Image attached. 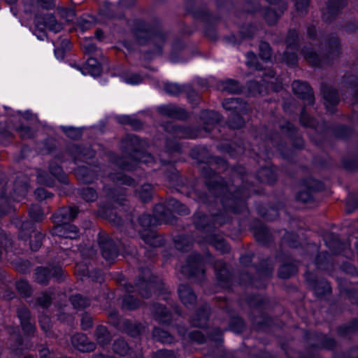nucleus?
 <instances>
[{
    "mask_svg": "<svg viewBox=\"0 0 358 358\" xmlns=\"http://www.w3.org/2000/svg\"><path fill=\"white\" fill-rule=\"evenodd\" d=\"M76 208H64L53 216V222L56 224L52 234L66 238H76L78 236V229L76 226L66 224L67 221L73 219L77 215Z\"/></svg>",
    "mask_w": 358,
    "mask_h": 358,
    "instance_id": "1",
    "label": "nucleus"
},
{
    "mask_svg": "<svg viewBox=\"0 0 358 358\" xmlns=\"http://www.w3.org/2000/svg\"><path fill=\"white\" fill-rule=\"evenodd\" d=\"M36 30L34 34L39 40H44L46 38V34L44 31L45 28L50 31L57 33L62 29V25L58 23L55 17L48 15L44 17L38 16L35 19Z\"/></svg>",
    "mask_w": 358,
    "mask_h": 358,
    "instance_id": "2",
    "label": "nucleus"
},
{
    "mask_svg": "<svg viewBox=\"0 0 358 358\" xmlns=\"http://www.w3.org/2000/svg\"><path fill=\"white\" fill-rule=\"evenodd\" d=\"M78 69L83 75L89 74L93 77L98 76L101 71L99 63L93 57H90L85 65L82 68H78Z\"/></svg>",
    "mask_w": 358,
    "mask_h": 358,
    "instance_id": "3",
    "label": "nucleus"
},
{
    "mask_svg": "<svg viewBox=\"0 0 358 358\" xmlns=\"http://www.w3.org/2000/svg\"><path fill=\"white\" fill-rule=\"evenodd\" d=\"M292 89L295 94L302 98L311 96L310 87L306 83L296 80L292 83Z\"/></svg>",
    "mask_w": 358,
    "mask_h": 358,
    "instance_id": "4",
    "label": "nucleus"
},
{
    "mask_svg": "<svg viewBox=\"0 0 358 358\" xmlns=\"http://www.w3.org/2000/svg\"><path fill=\"white\" fill-rule=\"evenodd\" d=\"M178 294L182 302L185 304H190L195 301L196 297L192 289L186 286L181 285L178 289Z\"/></svg>",
    "mask_w": 358,
    "mask_h": 358,
    "instance_id": "5",
    "label": "nucleus"
},
{
    "mask_svg": "<svg viewBox=\"0 0 358 358\" xmlns=\"http://www.w3.org/2000/svg\"><path fill=\"white\" fill-rule=\"evenodd\" d=\"M143 80L142 76L136 73L129 74L123 78V81L129 85H135L141 83Z\"/></svg>",
    "mask_w": 358,
    "mask_h": 358,
    "instance_id": "6",
    "label": "nucleus"
},
{
    "mask_svg": "<svg viewBox=\"0 0 358 358\" xmlns=\"http://www.w3.org/2000/svg\"><path fill=\"white\" fill-rule=\"evenodd\" d=\"M271 55V48L269 45L266 43H262L260 44V57L263 60H268Z\"/></svg>",
    "mask_w": 358,
    "mask_h": 358,
    "instance_id": "7",
    "label": "nucleus"
},
{
    "mask_svg": "<svg viewBox=\"0 0 358 358\" xmlns=\"http://www.w3.org/2000/svg\"><path fill=\"white\" fill-rule=\"evenodd\" d=\"M82 46L84 51L87 54H93L98 51L96 45L89 39L83 41Z\"/></svg>",
    "mask_w": 358,
    "mask_h": 358,
    "instance_id": "8",
    "label": "nucleus"
},
{
    "mask_svg": "<svg viewBox=\"0 0 358 358\" xmlns=\"http://www.w3.org/2000/svg\"><path fill=\"white\" fill-rule=\"evenodd\" d=\"M82 196L83 199L87 201H92L96 198V194L95 191L91 188L84 189L82 192Z\"/></svg>",
    "mask_w": 358,
    "mask_h": 358,
    "instance_id": "9",
    "label": "nucleus"
},
{
    "mask_svg": "<svg viewBox=\"0 0 358 358\" xmlns=\"http://www.w3.org/2000/svg\"><path fill=\"white\" fill-rule=\"evenodd\" d=\"M60 15L66 22H71L74 20L75 13L71 9H62L60 11Z\"/></svg>",
    "mask_w": 358,
    "mask_h": 358,
    "instance_id": "10",
    "label": "nucleus"
},
{
    "mask_svg": "<svg viewBox=\"0 0 358 358\" xmlns=\"http://www.w3.org/2000/svg\"><path fill=\"white\" fill-rule=\"evenodd\" d=\"M224 89L230 93H236L239 91L238 83L234 80L227 81Z\"/></svg>",
    "mask_w": 358,
    "mask_h": 358,
    "instance_id": "11",
    "label": "nucleus"
},
{
    "mask_svg": "<svg viewBox=\"0 0 358 358\" xmlns=\"http://www.w3.org/2000/svg\"><path fill=\"white\" fill-rule=\"evenodd\" d=\"M238 103V102L236 99H229L225 100L222 103V106L226 110H236L237 109Z\"/></svg>",
    "mask_w": 358,
    "mask_h": 358,
    "instance_id": "12",
    "label": "nucleus"
},
{
    "mask_svg": "<svg viewBox=\"0 0 358 358\" xmlns=\"http://www.w3.org/2000/svg\"><path fill=\"white\" fill-rule=\"evenodd\" d=\"M64 131L69 136L70 138H76L80 136L81 131L79 129L76 128H65L63 127Z\"/></svg>",
    "mask_w": 358,
    "mask_h": 358,
    "instance_id": "13",
    "label": "nucleus"
},
{
    "mask_svg": "<svg viewBox=\"0 0 358 358\" xmlns=\"http://www.w3.org/2000/svg\"><path fill=\"white\" fill-rule=\"evenodd\" d=\"M127 350V346L123 341L115 343L114 345V350L120 355H124Z\"/></svg>",
    "mask_w": 358,
    "mask_h": 358,
    "instance_id": "14",
    "label": "nucleus"
},
{
    "mask_svg": "<svg viewBox=\"0 0 358 358\" xmlns=\"http://www.w3.org/2000/svg\"><path fill=\"white\" fill-rule=\"evenodd\" d=\"M165 90L171 94H177L180 92V88L177 84H167L165 87Z\"/></svg>",
    "mask_w": 358,
    "mask_h": 358,
    "instance_id": "15",
    "label": "nucleus"
},
{
    "mask_svg": "<svg viewBox=\"0 0 358 358\" xmlns=\"http://www.w3.org/2000/svg\"><path fill=\"white\" fill-rule=\"evenodd\" d=\"M103 257L108 261L113 259L116 257V252L115 250H106L103 246H101Z\"/></svg>",
    "mask_w": 358,
    "mask_h": 358,
    "instance_id": "16",
    "label": "nucleus"
},
{
    "mask_svg": "<svg viewBox=\"0 0 358 358\" xmlns=\"http://www.w3.org/2000/svg\"><path fill=\"white\" fill-rule=\"evenodd\" d=\"M150 188V185H145L143 187V189L145 190V194L143 192L140 193V198L144 201H147L151 197V193L149 191Z\"/></svg>",
    "mask_w": 358,
    "mask_h": 358,
    "instance_id": "17",
    "label": "nucleus"
},
{
    "mask_svg": "<svg viewBox=\"0 0 358 358\" xmlns=\"http://www.w3.org/2000/svg\"><path fill=\"white\" fill-rule=\"evenodd\" d=\"M35 194L38 199H43L49 196L47 192L43 188H38L35 191Z\"/></svg>",
    "mask_w": 358,
    "mask_h": 358,
    "instance_id": "18",
    "label": "nucleus"
},
{
    "mask_svg": "<svg viewBox=\"0 0 358 358\" xmlns=\"http://www.w3.org/2000/svg\"><path fill=\"white\" fill-rule=\"evenodd\" d=\"M38 2L42 7L47 9L51 8L53 6L52 0H38Z\"/></svg>",
    "mask_w": 358,
    "mask_h": 358,
    "instance_id": "19",
    "label": "nucleus"
},
{
    "mask_svg": "<svg viewBox=\"0 0 358 358\" xmlns=\"http://www.w3.org/2000/svg\"><path fill=\"white\" fill-rule=\"evenodd\" d=\"M247 64L248 66H253V60L256 59V56L252 53L250 52L247 55Z\"/></svg>",
    "mask_w": 358,
    "mask_h": 358,
    "instance_id": "20",
    "label": "nucleus"
},
{
    "mask_svg": "<svg viewBox=\"0 0 358 358\" xmlns=\"http://www.w3.org/2000/svg\"><path fill=\"white\" fill-rule=\"evenodd\" d=\"M55 55L58 59H62L64 58V51L62 49L56 48L55 50Z\"/></svg>",
    "mask_w": 358,
    "mask_h": 358,
    "instance_id": "21",
    "label": "nucleus"
},
{
    "mask_svg": "<svg viewBox=\"0 0 358 358\" xmlns=\"http://www.w3.org/2000/svg\"><path fill=\"white\" fill-rule=\"evenodd\" d=\"M18 314H19V317L21 320L27 318L29 315L26 310H24L23 311L22 310L20 311Z\"/></svg>",
    "mask_w": 358,
    "mask_h": 358,
    "instance_id": "22",
    "label": "nucleus"
},
{
    "mask_svg": "<svg viewBox=\"0 0 358 358\" xmlns=\"http://www.w3.org/2000/svg\"><path fill=\"white\" fill-rule=\"evenodd\" d=\"M31 216H32L33 219H34V220H36V221H40V220H41L43 219V214H41V213L39 214V215H38V217H35V216H34V215H31Z\"/></svg>",
    "mask_w": 358,
    "mask_h": 358,
    "instance_id": "23",
    "label": "nucleus"
},
{
    "mask_svg": "<svg viewBox=\"0 0 358 358\" xmlns=\"http://www.w3.org/2000/svg\"><path fill=\"white\" fill-rule=\"evenodd\" d=\"M101 35H102V32L101 31H97L96 32V37L98 38V39H101Z\"/></svg>",
    "mask_w": 358,
    "mask_h": 358,
    "instance_id": "24",
    "label": "nucleus"
},
{
    "mask_svg": "<svg viewBox=\"0 0 358 358\" xmlns=\"http://www.w3.org/2000/svg\"><path fill=\"white\" fill-rule=\"evenodd\" d=\"M76 300H79V301H80V300H83V299H82L81 296H76L73 299V304H75V303H76Z\"/></svg>",
    "mask_w": 358,
    "mask_h": 358,
    "instance_id": "25",
    "label": "nucleus"
},
{
    "mask_svg": "<svg viewBox=\"0 0 358 358\" xmlns=\"http://www.w3.org/2000/svg\"><path fill=\"white\" fill-rule=\"evenodd\" d=\"M50 301V297L47 296L44 302H41L43 306H46L47 303H48Z\"/></svg>",
    "mask_w": 358,
    "mask_h": 358,
    "instance_id": "26",
    "label": "nucleus"
},
{
    "mask_svg": "<svg viewBox=\"0 0 358 358\" xmlns=\"http://www.w3.org/2000/svg\"><path fill=\"white\" fill-rule=\"evenodd\" d=\"M6 1L8 4H13L16 1V0H6Z\"/></svg>",
    "mask_w": 358,
    "mask_h": 358,
    "instance_id": "27",
    "label": "nucleus"
},
{
    "mask_svg": "<svg viewBox=\"0 0 358 358\" xmlns=\"http://www.w3.org/2000/svg\"><path fill=\"white\" fill-rule=\"evenodd\" d=\"M38 245H37L34 246L33 244H31V249H32V250H37V249H38Z\"/></svg>",
    "mask_w": 358,
    "mask_h": 358,
    "instance_id": "28",
    "label": "nucleus"
},
{
    "mask_svg": "<svg viewBox=\"0 0 358 358\" xmlns=\"http://www.w3.org/2000/svg\"><path fill=\"white\" fill-rule=\"evenodd\" d=\"M280 275L282 278H286V277H287V275H283V274L282 273V271H280Z\"/></svg>",
    "mask_w": 358,
    "mask_h": 358,
    "instance_id": "29",
    "label": "nucleus"
},
{
    "mask_svg": "<svg viewBox=\"0 0 358 358\" xmlns=\"http://www.w3.org/2000/svg\"><path fill=\"white\" fill-rule=\"evenodd\" d=\"M10 10H11V11H12V12H14V11H13V7H11V8H10ZM13 14H14V15H15V13H13Z\"/></svg>",
    "mask_w": 358,
    "mask_h": 358,
    "instance_id": "30",
    "label": "nucleus"
},
{
    "mask_svg": "<svg viewBox=\"0 0 358 358\" xmlns=\"http://www.w3.org/2000/svg\"><path fill=\"white\" fill-rule=\"evenodd\" d=\"M147 157H148V158H149V159H152V157L151 156H150V155H148V156H147Z\"/></svg>",
    "mask_w": 358,
    "mask_h": 358,
    "instance_id": "31",
    "label": "nucleus"
},
{
    "mask_svg": "<svg viewBox=\"0 0 358 358\" xmlns=\"http://www.w3.org/2000/svg\"><path fill=\"white\" fill-rule=\"evenodd\" d=\"M270 76H273V72H272V71H271Z\"/></svg>",
    "mask_w": 358,
    "mask_h": 358,
    "instance_id": "32",
    "label": "nucleus"
},
{
    "mask_svg": "<svg viewBox=\"0 0 358 358\" xmlns=\"http://www.w3.org/2000/svg\"><path fill=\"white\" fill-rule=\"evenodd\" d=\"M75 339H76V337H74V338H73V343L74 344H75Z\"/></svg>",
    "mask_w": 358,
    "mask_h": 358,
    "instance_id": "33",
    "label": "nucleus"
},
{
    "mask_svg": "<svg viewBox=\"0 0 358 358\" xmlns=\"http://www.w3.org/2000/svg\"><path fill=\"white\" fill-rule=\"evenodd\" d=\"M78 306H85V304H78Z\"/></svg>",
    "mask_w": 358,
    "mask_h": 358,
    "instance_id": "34",
    "label": "nucleus"
},
{
    "mask_svg": "<svg viewBox=\"0 0 358 358\" xmlns=\"http://www.w3.org/2000/svg\"><path fill=\"white\" fill-rule=\"evenodd\" d=\"M254 65L252 66H255V68H257V66H255V62H253Z\"/></svg>",
    "mask_w": 358,
    "mask_h": 358,
    "instance_id": "35",
    "label": "nucleus"
},
{
    "mask_svg": "<svg viewBox=\"0 0 358 358\" xmlns=\"http://www.w3.org/2000/svg\"><path fill=\"white\" fill-rule=\"evenodd\" d=\"M296 8H297V9H299V3H296Z\"/></svg>",
    "mask_w": 358,
    "mask_h": 358,
    "instance_id": "36",
    "label": "nucleus"
},
{
    "mask_svg": "<svg viewBox=\"0 0 358 358\" xmlns=\"http://www.w3.org/2000/svg\"><path fill=\"white\" fill-rule=\"evenodd\" d=\"M20 283H18V284H17V287H18V288H20Z\"/></svg>",
    "mask_w": 358,
    "mask_h": 358,
    "instance_id": "37",
    "label": "nucleus"
},
{
    "mask_svg": "<svg viewBox=\"0 0 358 358\" xmlns=\"http://www.w3.org/2000/svg\"><path fill=\"white\" fill-rule=\"evenodd\" d=\"M357 247H358V244H357Z\"/></svg>",
    "mask_w": 358,
    "mask_h": 358,
    "instance_id": "38",
    "label": "nucleus"
}]
</instances>
